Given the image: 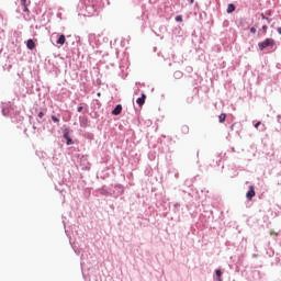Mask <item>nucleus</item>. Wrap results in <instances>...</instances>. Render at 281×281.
<instances>
[{
    "instance_id": "17",
    "label": "nucleus",
    "mask_w": 281,
    "mask_h": 281,
    "mask_svg": "<svg viewBox=\"0 0 281 281\" xmlns=\"http://www.w3.org/2000/svg\"><path fill=\"white\" fill-rule=\"evenodd\" d=\"M262 30H263L265 33H267L268 26H267V25H263V26H262Z\"/></svg>"
},
{
    "instance_id": "20",
    "label": "nucleus",
    "mask_w": 281,
    "mask_h": 281,
    "mask_svg": "<svg viewBox=\"0 0 281 281\" xmlns=\"http://www.w3.org/2000/svg\"><path fill=\"white\" fill-rule=\"evenodd\" d=\"M262 19H267V16H265V14H262Z\"/></svg>"
},
{
    "instance_id": "6",
    "label": "nucleus",
    "mask_w": 281,
    "mask_h": 281,
    "mask_svg": "<svg viewBox=\"0 0 281 281\" xmlns=\"http://www.w3.org/2000/svg\"><path fill=\"white\" fill-rule=\"evenodd\" d=\"M122 113V104H119L115 106V109L112 111V115H120Z\"/></svg>"
},
{
    "instance_id": "5",
    "label": "nucleus",
    "mask_w": 281,
    "mask_h": 281,
    "mask_svg": "<svg viewBox=\"0 0 281 281\" xmlns=\"http://www.w3.org/2000/svg\"><path fill=\"white\" fill-rule=\"evenodd\" d=\"M67 42V38L65 37L64 34L59 35L58 40L56 41L57 45H65Z\"/></svg>"
},
{
    "instance_id": "7",
    "label": "nucleus",
    "mask_w": 281,
    "mask_h": 281,
    "mask_svg": "<svg viewBox=\"0 0 281 281\" xmlns=\"http://www.w3.org/2000/svg\"><path fill=\"white\" fill-rule=\"evenodd\" d=\"M64 138L67 140L66 142L67 146H70V144H74V142L69 137V132L64 133Z\"/></svg>"
},
{
    "instance_id": "3",
    "label": "nucleus",
    "mask_w": 281,
    "mask_h": 281,
    "mask_svg": "<svg viewBox=\"0 0 281 281\" xmlns=\"http://www.w3.org/2000/svg\"><path fill=\"white\" fill-rule=\"evenodd\" d=\"M136 103L138 106H144V104H146V95L143 93L142 97L136 100Z\"/></svg>"
},
{
    "instance_id": "2",
    "label": "nucleus",
    "mask_w": 281,
    "mask_h": 281,
    "mask_svg": "<svg viewBox=\"0 0 281 281\" xmlns=\"http://www.w3.org/2000/svg\"><path fill=\"white\" fill-rule=\"evenodd\" d=\"M254 196H256V188H254V186H250L249 191L246 194V199H248V201H251Z\"/></svg>"
},
{
    "instance_id": "1",
    "label": "nucleus",
    "mask_w": 281,
    "mask_h": 281,
    "mask_svg": "<svg viewBox=\"0 0 281 281\" xmlns=\"http://www.w3.org/2000/svg\"><path fill=\"white\" fill-rule=\"evenodd\" d=\"M276 45V40L273 38H266L263 42L258 43V47L260 52L267 49V47H273Z\"/></svg>"
},
{
    "instance_id": "11",
    "label": "nucleus",
    "mask_w": 281,
    "mask_h": 281,
    "mask_svg": "<svg viewBox=\"0 0 281 281\" xmlns=\"http://www.w3.org/2000/svg\"><path fill=\"white\" fill-rule=\"evenodd\" d=\"M217 280L221 281V276H223V272H221V270H216L215 271Z\"/></svg>"
},
{
    "instance_id": "14",
    "label": "nucleus",
    "mask_w": 281,
    "mask_h": 281,
    "mask_svg": "<svg viewBox=\"0 0 281 281\" xmlns=\"http://www.w3.org/2000/svg\"><path fill=\"white\" fill-rule=\"evenodd\" d=\"M45 116V113H43V112H40L38 114H37V117H40V119H43Z\"/></svg>"
},
{
    "instance_id": "16",
    "label": "nucleus",
    "mask_w": 281,
    "mask_h": 281,
    "mask_svg": "<svg viewBox=\"0 0 281 281\" xmlns=\"http://www.w3.org/2000/svg\"><path fill=\"white\" fill-rule=\"evenodd\" d=\"M251 34H256V27L250 29Z\"/></svg>"
},
{
    "instance_id": "9",
    "label": "nucleus",
    "mask_w": 281,
    "mask_h": 281,
    "mask_svg": "<svg viewBox=\"0 0 281 281\" xmlns=\"http://www.w3.org/2000/svg\"><path fill=\"white\" fill-rule=\"evenodd\" d=\"M236 10V7L234 4H228L227 7V13L232 14V12H234Z\"/></svg>"
},
{
    "instance_id": "15",
    "label": "nucleus",
    "mask_w": 281,
    "mask_h": 281,
    "mask_svg": "<svg viewBox=\"0 0 281 281\" xmlns=\"http://www.w3.org/2000/svg\"><path fill=\"white\" fill-rule=\"evenodd\" d=\"M83 109H85L83 106H79V108L77 109L78 113H82V110H83Z\"/></svg>"
},
{
    "instance_id": "13",
    "label": "nucleus",
    "mask_w": 281,
    "mask_h": 281,
    "mask_svg": "<svg viewBox=\"0 0 281 281\" xmlns=\"http://www.w3.org/2000/svg\"><path fill=\"white\" fill-rule=\"evenodd\" d=\"M52 120H53V122H55V123L60 122V120H59L58 117H56L55 115H52Z\"/></svg>"
},
{
    "instance_id": "18",
    "label": "nucleus",
    "mask_w": 281,
    "mask_h": 281,
    "mask_svg": "<svg viewBox=\"0 0 281 281\" xmlns=\"http://www.w3.org/2000/svg\"><path fill=\"white\" fill-rule=\"evenodd\" d=\"M260 122H257L256 124H255V128H258V126H260Z\"/></svg>"
},
{
    "instance_id": "8",
    "label": "nucleus",
    "mask_w": 281,
    "mask_h": 281,
    "mask_svg": "<svg viewBox=\"0 0 281 281\" xmlns=\"http://www.w3.org/2000/svg\"><path fill=\"white\" fill-rule=\"evenodd\" d=\"M21 5L23 8V12H30L27 9V0H21Z\"/></svg>"
},
{
    "instance_id": "4",
    "label": "nucleus",
    "mask_w": 281,
    "mask_h": 281,
    "mask_svg": "<svg viewBox=\"0 0 281 281\" xmlns=\"http://www.w3.org/2000/svg\"><path fill=\"white\" fill-rule=\"evenodd\" d=\"M27 49H36V43H34V40H27L26 42Z\"/></svg>"
},
{
    "instance_id": "10",
    "label": "nucleus",
    "mask_w": 281,
    "mask_h": 281,
    "mask_svg": "<svg viewBox=\"0 0 281 281\" xmlns=\"http://www.w3.org/2000/svg\"><path fill=\"white\" fill-rule=\"evenodd\" d=\"M227 119V114L225 113H222L220 116H218V120L221 123L225 122V120Z\"/></svg>"
},
{
    "instance_id": "12",
    "label": "nucleus",
    "mask_w": 281,
    "mask_h": 281,
    "mask_svg": "<svg viewBox=\"0 0 281 281\" xmlns=\"http://www.w3.org/2000/svg\"><path fill=\"white\" fill-rule=\"evenodd\" d=\"M176 21H177L178 23H181V21H183V18H182L181 15H178V16H176Z\"/></svg>"
},
{
    "instance_id": "19",
    "label": "nucleus",
    "mask_w": 281,
    "mask_h": 281,
    "mask_svg": "<svg viewBox=\"0 0 281 281\" xmlns=\"http://www.w3.org/2000/svg\"><path fill=\"white\" fill-rule=\"evenodd\" d=\"M278 34H281V27L277 29Z\"/></svg>"
}]
</instances>
